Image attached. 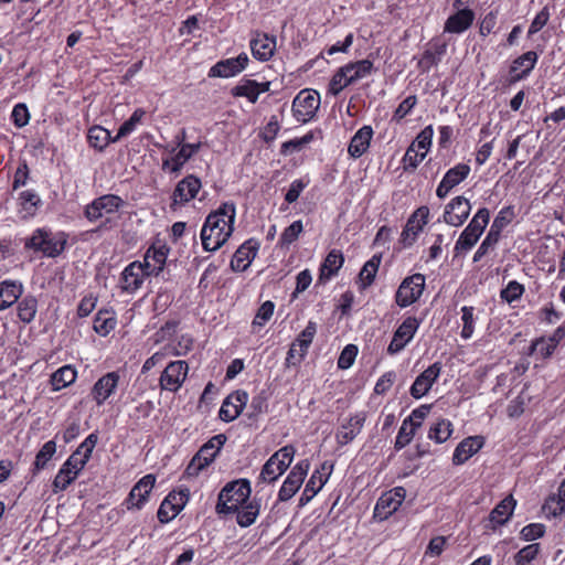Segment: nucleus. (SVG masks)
I'll use <instances>...</instances> for the list:
<instances>
[{
  "label": "nucleus",
  "instance_id": "nucleus-8",
  "mask_svg": "<svg viewBox=\"0 0 565 565\" xmlns=\"http://www.w3.org/2000/svg\"><path fill=\"white\" fill-rule=\"evenodd\" d=\"M177 326V322L168 321L152 337L156 344L166 343L172 356L185 355L193 344L192 338L185 334L174 339Z\"/></svg>",
  "mask_w": 565,
  "mask_h": 565
},
{
  "label": "nucleus",
  "instance_id": "nucleus-45",
  "mask_svg": "<svg viewBox=\"0 0 565 565\" xmlns=\"http://www.w3.org/2000/svg\"><path fill=\"white\" fill-rule=\"evenodd\" d=\"M454 431V426L449 419L440 418L434 423L428 431V438L437 444L447 441Z\"/></svg>",
  "mask_w": 565,
  "mask_h": 565
},
{
  "label": "nucleus",
  "instance_id": "nucleus-2",
  "mask_svg": "<svg viewBox=\"0 0 565 565\" xmlns=\"http://www.w3.org/2000/svg\"><path fill=\"white\" fill-rule=\"evenodd\" d=\"M235 218L236 206L230 201L206 216L200 233L204 250L215 252L228 241L234 232Z\"/></svg>",
  "mask_w": 565,
  "mask_h": 565
},
{
  "label": "nucleus",
  "instance_id": "nucleus-41",
  "mask_svg": "<svg viewBox=\"0 0 565 565\" xmlns=\"http://www.w3.org/2000/svg\"><path fill=\"white\" fill-rule=\"evenodd\" d=\"M77 379V371L74 366L66 364L57 369L50 379L53 392H58L72 385Z\"/></svg>",
  "mask_w": 565,
  "mask_h": 565
},
{
  "label": "nucleus",
  "instance_id": "nucleus-17",
  "mask_svg": "<svg viewBox=\"0 0 565 565\" xmlns=\"http://www.w3.org/2000/svg\"><path fill=\"white\" fill-rule=\"evenodd\" d=\"M98 443V434L96 431L89 434L76 448V450L63 463L67 469L75 475L85 468L86 463L92 457L93 450Z\"/></svg>",
  "mask_w": 565,
  "mask_h": 565
},
{
  "label": "nucleus",
  "instance_id": "nucleus-18",
  "mask_svg": "<svg viewBox=\"0 0 565 565\" xmlns=\"http://www.w3.org/2000/svg\"><path fill=\"white\" fill-rule=\"evenodd\" d=\"M170 248L164 241L156 239L146 250L143 256V267L148 275L158 276L162 273Z\"/></svg>",
  "mask_w": 565,
  "mask_h": 565
},
{
  "label": "nucleus",
  "instance_id": "nucleus-54",
  "mask_svg": "<svg viewBox=\"0 0 565 565\" xmlns=\"http://www.w3.org/2000/svg\"><path fill=\"white\" fill-rule=\"evenodd\" d=\"M417 428L415 425H411L407 422L403 420L402 426L396 436L395 440V449L401 450L406 447L414 438Z\"/></svg>",
  "mask_w": 565,
  "mask_h": 565
},
{
  "label": "nucleus",
  "instance_id": "nucleus-22",
  "mask_svg": "<svg viewBox=\"0 0 565 565\" xmlns=\"http://www.w3.org/2000/svg\"><path fill=\"white\" fill-rule=\"evenodd\" d=\"M148 276V271L145 269L141 262H132L121 271L119 288L122 292L135 294L142 287L143 281Z\"/></svg>",
  "mask_w": 565,
  "mask_h": 565
},
{
  "label": "nucleus",
  "instance_id": "nucleus-3",
  "mask_svg": "<svg viewBox=\"0 0 565 565\" xmlns=\"http://www.w3.org/2000/svg\"><path fill=\"white\" fill-rule=\"evenodd\" d=\"M373 71V62L366 58L347 63L333 74L328 86V93L337 96L345 87L369 77Z\"/></svg>",
  "mask_w": 565,
  "mask_h": 565
},
{
  "label": "nucleus",
  "instance_id": "nucleus-16",
  "mask_svg": "<svg viewBox=\"0 0 565 565\" xmlns=\"http://www.w3.org/2000/svg\"><path fill=\"white\" fill-rule=\"evenodd\" d=\"M309 469L310 462L308 459L299 460L291 468L290 472L288 473L279 489L278 499L280 501H288L297 493L306 476L308 475Z\"/></svg>",
  "mask_w": 565,
  "mask_h": 565
},
{
  "label": "nucleus",
  "instance_id": "nucleus-37",
  "mask_svg": "<svg viewBox=\"0 0 565 565\" xmlns=\"http://www.w3.org/2000/svg\"><path fill=\"white\" fill-rule=\"evenodd\" d=\"M484 445L481 436H470L458 444L452 454V463L460 466L476 455Z\"/></svg>",
  "mask_w": 565,
  "mask_h": 565
},
{
  "label": "nucleus",
  "instance_id": "nucleus-30",
  "mask_svg": "<svg viewBox=\"0 0 565 565\" xmlns=\"http://www.w3.org/2000/svg\"><path fill=\"white\" fill-rule=\"evenodd\" d=\"M276 36L264 32H255L249 41V47L254 58L260 62L269 61L276 52Z\"/></svg>",
  "mask_w": 565,
  "mask_h": 565
},
{
  "label": "nucleus",
  "instance_id": "nucleus-39",
  "mask_svg": "<svg viewBox=\"0 0 565 565\" xmlns=\"http://www.w3.org/2000/svg\"><path fill=\"white\" fill-rule=\"evenodd\" d=\"M539 60V55L534 51H527L522 55L518 56L511 65L510 74L513 82L521 81L529 76L532 70L535 67Z\"/></svg>",
  "mask_w": 565,
  "mask_h": 565
},
{
  "label": "nucleus",
  "instance_id": "nucleus-13",
  "mask_svg": "<svg viewBox=\"0 0 565 565\" xmlns=\"http://www.w3.org/2000/svg\"><path fill=\"white\" fill-rule=\"evenodd\" d=\"M189 365L185 361H171L162 371L159 385L162 391L175 393L188 377Z\"/></svg>",
  "mask_w": 565,
  "mask_h": 565
},
{
  "label": "nucleus",
  "instance_id": "nucleus-5",
  "mask_svg": "<svg viewBox=\"0 0 565 565\" xmlns=\"http://www.w3.org/2000/svg\"><path fill=\"white\" fill-rule=\"evenodd\" d=\"M125 206V201L116 194H104L85 206L84 215L90 223L102 221L107 224Z\"/></svg>",
  "mask_w": 565,
  "mask_h": 565
},
{
  "label": "nucleus",
  "instance_id": "nucleus-52",
  "mask_svg": "<svg viewBox=\"0 0 565 565\" xmlns=\"http://www.w3.org/2000/svg\"><path fill=\"white\" fill-rule=\"evenodd\" d=\"M38 303L35 298L26 297L19 302L18 317L22 322H31L36 313Z\"/></svg>",
  "mask_w": 565,
  "mask_h": 565
},
{
  "label": "nucleus",
  "instance_id": "nucleus-40",
  "mask_svg": "<svg viewBox=\"0 0 565 565\" xmlns=\"http://www.w3.org/2000/svg\"><path fill=\"white\" fill-rule=\"evenodd\" d=\"M344 264V256L339 249H331L326 256L319 268V281L327 282L331 280Z\"/></svg>",
  "mask_w": 565,
  "mask_h": 565
},
{
  "label": "nucleus",
  "instance_id": "nucleus-25",
  "mask_svg": "<svg viewBox=\"0 0 565 565\" xmlns=\"http://www.w3.org/2000/svg\"><path fill=\"white\" fill-rule=\"evenodd\" d=\"M441 363L435 362L424 370L413 382L409 394L415 399H419L428 394L434 383L438 380L441 373Z\"/></svg>",
  "mask_w": 565,
  "mask_h": 565
},
{
  "label": "nucleus",
  "instance_id": "nucleus-64",
  "mask_svg": "<svg viewBox=\"0 0 565 565\" xmlns=\"http://www.w3.org/2000/svg\"><path fill=\"white\" fill-rule=\"evenodd\" d=\"M358 355V347L354 344H348L344 347L338 359V367L347 370L351 367Z\"/></svg>",
  "mask_w": 565,
  "mask_h": 565
},
{
  "label": "nucleus",
  "instance_id": "nucleus-19",
  "mask_svg": "<svg viewBox=\"0 0 565 565\" xmlns=\"http://www.w3.org/2000/svg\"><path fill=\"white\" fill-rule=\"evenodd\" d=\"M462 0H455L456 12L450 14L444 25V32L461 34L466 32L475 21V12L469 8H462Z\"/></svg>",
  "mask_w": 565,
  "mask_h": 565
},
{
  "label": "nucleus",
  "instance_id": "nucleus-43",
  "mask_svg": "<svg viewBox=\"0 0 565 565\" xmlns=\"http://www.w3.org/2000/svg\"><path fill=\"white\" fill-rule=\"evenodd\" d=\"M382 257L381 255H373L361 268L359 274V285L361 289H365L370 287L377 274L379 267L381 265Z\"/></svg>",
  "mask_w": 565,
  "mask_h": 565
},
{
  "label": "nucleus",
  "instance_id": "nucleus-14",
  "mask_svg": "<svg viewBox=\"0 0 565 565\" xmlns=\"http://www.w3.org/2000/svg\"><path fill=\"white\" fill-rule=\"evenodd\" d=\"M405 495L406 491L403 487H395L384 492L376 501L373 518L377 521L387 520L402 505Z\"/></svg>",
  "mask_w": 565,
  "mask_h": 565
},
{
  "label": "nucleus",
  "instance_id": "nucleus-49",
  "mask_svg": "<svg viewBox=\"0 0 565 565\" xmlns=\"http://www.w3.org/2000/svg\"><path fill=\"white\" fill-rule=\"evenodd\" d=\"M146 115V111L141 108H137L132 115L129 117L128 120H126L118 129L117 135L114 137L113 141L117 142L122 137H126L130 135L137 126L142 120L143 116Z\"/></svg>",
  "mask_w": 565,
  "mask_h": 565
},
{
  "label": "nucleus",
  "instance_id": "nucleus-47",
  "mask_svg": "<svg viewBox=\"0 0 565 565\" xmlns=\"http://www.w3.org/2000/svg\"><path fill=\"white\" fill-rule=\"evenodd\" d=\"M23 286L18 280H2V309L13 305L22 295Z\"/></svg>",
  "mask_w": 565,
  "mask_h": 565
},
{
  "label": "nucleus",
  "instance_id": "nucleus-38",
  "mask_svg": "<svg viewBox=\"0 0 565 565\" xmlns=\"http://www.w3.org/2000/svg\"><path fill=\"white\" fill-rule=\"evenodd\" d=\"M373 128L369 125L362 126L351 138L348 153L353 159L362 157L370 148L373 138Z\"/></svg>",
  "mask_w": 565,
  "mask_h": 565
},
{
  "label": "nucleus",
  "instance_id": "nucleus-55",
  "mask_svg": "<svg viewBox=\"0 0 565 565\" xmlns=\"http://www.w3.org/2000/svg\"><path fill=\"white\" fill-rule=\"evenodd\" d=\"M312 140H313V134L312 132H308V134H306L305 136H302L300 138H295V139L285 141L281 145L280 151L285 156L289 154V153H292V152H296V151H300L307 145H309Z\"/></svg>",
  "mask_w": 565,
  "mask_h": 565
},
{
  "label": "nucleus",
  "instance_id": "nucleus-48",
  "mask_svg": "<svg viewBox=\"0 0 565 565\" xmlns=\"http://www.w3.org/2000/svg\"><path fill=\"white\" fill-rule=\"evenodd\" d=\"M317 333V323L313 321H309L306 328L301 331V333L295 340L296 345H299V356H305L307 351L312 343V340Z\"/></svg>",
  "mask_w": 565,
  "mask_h": 565
},
{
  "label": "nucleus",
  "instance_id": "nucleus-53",
  "mask_svg": "<svg viewBox=\"0 0 565 565\" xmlns=\"http://www.w3.org/2000/svg\"><path fill=\"white\" fill-rule=\"evenodd\" d=\"M303 231V225L300 220L292 222L288 227L284 230L279 237V244L281 247H288L296 242L299 235Z\"/></svg>",
  "mask_w": 565,
  "mask_h": 565
},
{
  "label": "nucleus",
  "instance_id": "nucleus-20",
  "mask_svg": "<svg viewBox=\"0 0 565 565\" xmlns=\"http://www.w3.org/2000/svg\"><path fill=\"white\" fill-rule=\"evenodd\" d=\"M365 420L366 415L364 412L355 413L341 420L335 431L337 444L343 447L352 443L363 429Z\"/></svg>",
  "mask_w": 565,
  "mask_h": 565
},
{
  "label": "nucleus",
  "instance_id": "nucleus-29",
  "mask_svg": "<svg viewBox=\"0 0 565 565\" xmlns=\"http://www.w3.org/2000/svg\"><path fill=\"white\" fill-rule=\"evenodd\" d=\"M470 171V166L467 163H457L455 167L450 168L439 182L436 189V195L439 199H445L455 186L468 178Z\"/></svg>",
  "mask_w": 565,
  "mask_h": 565
},
{
  "label": "nucleus",
  "instance_id": "nucleus-27",
  "mask_svg": "<svg viewBox=\"0 0 565 565\" xmlns=\"http://www.w3.org/2000/svg\"><path fill=\"white\" fill-rule=\"evenodd\" d=\"M156 484L154 475L143 476L130 490L126 499V507L128 510L141 509L149 500V494Z\"/></svg>",
  "mask_w": 565,
  "mask_h": 565
},
{
  "label": "nucleus",
  "instance_id": "nucleus-56",
  "mask_svg": "<svg viewBox=\"0 0 565 565\" xmlns=\"http://www.w3.org/2000/svg\"><path fill=\"white\" fill-rule=\"evenodd\" d=\"M76 478L77 475L62 465L53 480L54 492L64 491Z\"/></svg>",
  "mask_w": 565,
  "mask_h": 565
},
{
  "label": "nucleus",
  "instance_id": "nucleus-26",
  "mask_svg": "<svg viewBox=\"0 0 565 565\" xmlns=\"http://www.w3.org/2000/svg\"><path fill=\"white\" fill-rule=\"evenodd\" d=\"M333 462L324 461L312 472L300 498L302 504L311 500L323 488L333 471Z\"/></svg>",
  "mask_w": 565,
  "mask_h": 565
},
{
  "label": "nucleus",
  "instance_id": "nucleus-9",
  "mask_svg": "<svg viewBox=\"0 0 565 565\" xmlns=\"http://www.w3.org/2000/svg\"><path fill=\"white\" fill-rule=\"evenodd\" d=\"M434 129L431 126L425 127L407 148L403 157L404 170H415L426 158L433 142Z\"/></svg>",
  "mask_w": 565,
  "mask_h": 565
},
{
  "label": "nucleus",
  "instance_id": "nucleus-7",
  "mask_svg": "<svg viewBox=\"0 0 565 565\" xmlns=\"http://www.w3.org/2000/svg\"><path fill=\"white\" fill-rule=\"evenodd\" d=\"M296 449L291 445H287L274 452L264 463L258 481L273 483L277 481L291 465Z\"/></svg>",
  "mask_w": 565,
  "mask_h": 565
},
{
  "label": "nucleus",
  "instance_id": "nucleus-59",
  "mask_svg": "<svg viewBox=\"0 0 565 565\" xmlns=\"http://www.w3.org/2000/svg\"><path fill=\"white\" fill-rule=\"evenodd\" d=\"M56 452V444L54 440L46 441L35 457V467L36 469H43L46 463L52 459L54 454Z\"/></svg>",
  "mask_w": 565,
  "mask_h": 565
},
{
  "label": "nucleus",
  "instance_id": "nucleus-11",
  "mask_svg": "<svg viewBox=\"0 0 565 565\" xmlns=\"http://www.w3.org/2000/svg\"><path fill=\"white\" fill-rule=\"evenodd\" d=\"M200 143H183L179 149L172 145L163 147L168 157L162 159V169L171 173H178L183 166L199 151Z\"/></svg>",
  "mask_w": 565,
  "mask_h": 565
},
{
  "label": "nucleus",
  "instance_id": "nucleus-63",
  "mask_svg": "<svg viewBox=\"0 0 565 565\" xmlns=\"http://www.w3.org/2000/svg\"><path fill=\"white\" fill-rule=\"evenodd\" d=\"M555 349L556 345L554 344V340H550L548 338H541L532 344V352L542 359H546L552 355Z\"/></svg>",
  "mask_w": 565,
  "mask_h": 565
},
{
  "label": "nucleus",
  "instance_id": "nucleus-51",
  "mask_svg": "<svg viewBox=\"0 0 565 565\" xmlns=\"http://www.w3.org/2000/svg\"><path fill=\"white\" fill-rule=\"evenodd\" d=\"M226 441V436L223 434H218L213 436L206 444H204L201 449L198 451L201 456L207 458V460L213 461L221 448Z\"/></svg>",
  "mask_w": 565,
  "mask_h": 565
},
{
  "label": "nucleus",
  "instance_id": "nucleus-42",
  "mask_svg": "<svg viewBox=\"0 0 565 565\" xmlns=\"http://www.w3.org/2000/svg\"><path fill=\"white\" fill-rule=\"evenodd\" d=\"M42 201L40 196L34 191H23L19 196V214L22 218L33 217L39 207L41 206Z\"/></svg>",
  "mask_w": 565,
  "mask_h": 565
},
{
  "label": "nucleus",
  "instance_id": "nucleus-46",
  "mask_svg": "<svg viewBox=\"0 0 565 565\" xmlns=\"http://www.w3.org/2000/svg\"><path fill=\"white\" fill-rule=\"evenodd\" d=\"M87 138L89 145L99 151L104 150L110 142H114L110 131L102 126L89 128Z\"/></svg>",
  "mask_w": 565,
  "mask_h": 565
},
{
  "label": "nucleus",
  "instance_id": "nucleus-23",
  "mask_svg": "<svg viewBox=\"0 0 565 565\" xmlns=\"http://www.w3.org/2000/svg\"><path fill=\"white\" fill-rule=\"evenodd\" d=\"M249 57L247 53L242 52L236 57L221 60L209 71L210 77L230 78L238 75L248 66Z\"/></svg>",
  "mask_w": 565,
  "mask_h": 565
},
{
  "label": "nucleus",
  "instance_id": "nucleus-50",
  "mask_svg": "<svg viewBox=\"0 0 565 565\" xmlns=\"http://www.w3.org/2000/svg\"><path fill=\"white\" fill-rule=\"evenodd\" d=\"M475 308L471 306H463L461 308V322L462 329L460 337L465 340L472 338L476 327Z\"/></svg>",
  "mask_w": 565,
  "mask_h": 565
},
{
  "label": "nucleus",
  "instance_id": "nucleus-60",
  "mask_svg": "<svg viewBox=\"0 0 565 565\" xmlns=\"http://www.w3.org/2000/svg\"><path fill=\"white\" fill-rule=\"evenodd\" d=\"M529 401V396L522 391L518 396L510 401L507 413L511 418H516L521 416L524 412L526 402Z\"/></svg>",
  "mask_w": 565,
  "mask_h": 565
},
{
  "label": "nucleus",
  "instance_id": "nucleus-57",
  "mask_svg": "<svg viewBox=\"0 0 565 565\" xmlns=\"http://www.w3.org/2000/svg\"><path fill=\"white\" fill-rule=\"evenodd\" d=\"M540 552V544L532 543L521 548L514 556L515 565H527L536 558Z\"/></svg>",
  "mask_w": 565,
  "mask_h": 565
},
{
  "label": "nucleus",
  "instance_id": "nucleus-21",
  "mask_svg": "<svg viewBox=\"0 0 565 565\" xmlns=\"http://www.w3.org/2000/svg\"><path fill=\"white\" fill-rule=\"evenodd\" d=\"M471 203L463 195L451 199L445 206L443 221L451 226L459 227L468 218L471 212Z\"/></svg>",
  "mask_w": 565,
  "mask_h": 565
},
{
  "label": "nucleus",
  "instance_id": "nucleus-31",
  "mask_svg": "<svg viewBox=\"0 0 565 565\" xmlns=\"http://www.w3.org/2000/svg\"><path fill=\"white\" fill-rule=\"evenodd\" d=\"M248 402V394L245 391H235L231 393L222 403L218 417L223 422L230 423L236 419L243 412Z\"/></svg>",
  "mask_w": 565,
  "mask_h": 565
},
{
  "label": "nucleus",
  "instance_id": "nucleus-36",
  "mask_svg": "<svg viewBox=\"0 0 565 565\" xmlns=\"http://www.w3.org/2000/svg\"><path fill=\"white\" fill-rule=\"evenodd\" d=\"M270 89V82H257L244 78L232 89L235 97H245L250 103H256L260 94Z\"/></svg>",
  "mask_w": 565,
  "mask_h": 565
},
{
  "label": "nucleus",
  "instance_id": "nucleus-4",
  "mask_svg": "<svg viewBox=\"0 0 565 565\" xmlns=\"http://www.w3.org/2000/svg\"><path fill=\"white\" fill-rule=\"evenodd\" d=\"M67 242L64 232L52 233L51 230L36 228L25 241V247L34 252H41L46 257H56L62 254Z\"/></svg>",
  "mask_w": 565,
  "mask_h": 565
},
{
  "label": "nucleus",
  "instance_id": "nucleus-15",
  "mask_svg": "<svg viewBox=\"0 0 565 565\" xmlns=\"http://www.w3.org/2000/svg\"><path fill=\"white\" fill-rule=\"evenodd\" d=\"M190 499V490L181 488L170 492L161 502L158 510V519L161 523H168L173 520L185 507Z\"/></svg>",
  "mask_w": 565,
  "mask_h": 565
},
{
  "label": "nucleus",
  "instance_id": "nucleus-12",
  "mask_svg": "<svg viewBox=\"0 0 565 565\" xmlns=\"http://www.w3.org/2000/svg\"><path fill=\"white\" fill-rule=\"evenodd\" d=\"M425 281V276L422 274H414L406 277L401 282L395 294V301L397 306L401 308H406L416 302L423 295Z\"/></svg>",
  "mask_w": 565,
  "mask_h": 565
},
{
  "label": "nucleus",
  "instance_id": "nucleus-58",
  "mask_svg": "<svg viewBox=\"0 0 565 565\" xmlns=\"http://www.w3.org/2000/svg\"><path fill=\"white\" fill-rule=\"evenodd\" d=\"M275 310V303L270 300H267L262 303V306L258 308L254 320H253V327H264L273 317Z\"/></svg>",
  "mask_w": 565,
  "mask_h": 565
},
{
  "label": "nucleus",
  "instance_id": "nucleus-44",
  "mask_svg": "<svg viewBox=\"0 0 565 565\" xmlns=\"http://www.w3.org/2000/svg\"><path fill=\"white\" fill-rule=\"evenodd\" d=\"M117 320L114 311L99 310L94 319V330L102 337L109 334L116 327Z\"/></svg>",
  "mask_w": 565,
  "mask_h": 565
},
{
  "label": "nucleus",
  "instance_id": "nucleus-35",
  "mask_svg": "<svg viewBox=\"0 0 565 565\" xmlns=\"http://www.w3.org/2000/svg\"><path fill=\"white\" fill-rule=\"evenodd\" d=\"M515 504L516 502L512 495L501 500L490 512L486 527L495 531L499 526L505 524L512 516Z\"/></svg>",
  "mask_w": 565,
  "mask_h": 565
},
{
  "label": "nucleus",
  "instance_id": "nucleus-62",
  "mask_svg": "<svg viewBox=\"0 0 565 565\" xmlns=\"http://www.w3.org/2000/svg\"><path fill=\"white\" fill-rule=\"evenodd\" d=\"M524 292L523 285L519 284L515 280L509 281L505 288L501 290V298L511 303L522 297Z\"/></svg>",
  "mask_w": 565,
  "mask_h": 565
},
{
  "label": "nucleus",
  "instance_id": "nucleus-6",
  "mask_svg": "<svg viewBox=\"0 0 565 565\" xmlns=\"http://www.w3.org/2000/svg\"><path fill=\"white\" fill-rule=\"evenodd\" d=\"M490 220V212L487 207L479 209L466 228L459 235L454 250L456 255L466 254L479 241Z\"/></svg>",
  "mask_w": 565,
  "mask_h": 565
},
{
  "label": "nucleus",
  "instance_id": "nucleus-33",
  "mask_svg": "<svg viewBox=\"0 0 565 565\" xmlns=\"http://www.w3.org/2000/svg\"><path fill=\"white\" fill-rule=\"evenodd\" d=\"M202 186L201 180L193 175L189 174L185 178H183L181 181L178 182L173 194L172 200L174 204L183 205L191 200H193L200 189Z\"/></svg>",
  "mask_w": 565,
  "mask_h": 565
},
{
  "label": "nucleus",
  "instance_id": "nucleus-28",
  "mask_svg": "<svg viewBox=\"0 0 565 565\" xmlns=\"http://www.w3.org/2000/svg\"><path fill=\"white\" fill-rule=\"evenodd\" d=\"M429 217V209L427 206L418 207L408 218L402 235L401 241L404 246H411L427 224Z\"/></svg>",
  "mask_w": 565,
  "mask_h": 565
},
{
  "label": "nucleus",
  "instance_id": "nucleus-10",
  "mask_svg": "<svg viewBox=\"0 0 565 565\" xmlns=\"http://www.w3.org/2000/svg\"><path fill=\"white\" fill-rule=\"evenodd\" d=\"M320 107V95L313 89L300 90L292 100V115L298 122L307 124Z\"/></svg>",
  "mask_w": 565,
  "mask_h": 565
},
{
  "label": "nucleus",
  "instance_id": "nucleus-32",
  "mask_svg": "<svg viewBox=\"0 0 565 565\" xmlns=\"http://www.w3.org/2000/svg\"><path fill=\"white\" fill-rule=\"evenodd\" d=\"M120 376L117 372H108L94 384L90 395L97 406H102L117 391Z\"/></svg>",
  "mask_w": 565,
  "mask_h": 565
},
{
  "label": "nucleus",
  "instance_id": "nucleus-24",
  "mask_svg": "<svg viewBox=\"0 0 565 565\" xmlns=\"http://www.w3.org/2000/svg\"><path fill=\"white\" fill-rule=\"evenodd\" d=\"M419 320L416 317H407L394 332L393 339L388 344L387 352L396 354L401 352L414 338L419 328Z\"/></svg>",
  "mask_w": 565,
  "mask_h": 565
},
{
  "label": "nucleus",
  "instance_id": "nucleus-1",
  "mask_svg": "<svg viewBox=\"0 0 565 565\" xmlns=\"http://www.w3.org/2000/svg\"><path fill=\"white\" fill-rule=\"evenodd\" d=\"M252 488L248 479L242 478L227 482L218 493L215 511L217 514L236 513L241 527L255 523L260 512V500L250 499Z\"/></svg>",
  "mask_w": 565,
  "mask_h": 565
},
{
  "label": "nucleus",
  "instance_id": "nucleus-61",
  "mask_svg": "<svg viewBox=\"0 0 565 565\" xmlns=\"http://www.w3.org/2000/svg\"><path fill=\"white\" fill-rule=\"evenodd\" d=\"M512 214L511 207L502 209L493 220L489 231L500 236L502 230L511 222Z\"/></svg>",
  "mask_w": 565,
  "mask_h": 565
},
{
  "label": "nucleus",
  "instance_id": "nucleus-34",
  "mask_svg": "<svg viewBox=\"0 0 565 565\" xmlns=\"http://www.w3.org/2000/svg\"><path fill=\"white\" fill-rule=\"evenodd\" d=\"M259 244L255 239L244 242L235 252L231 260V267L234 271L246 270L257 255Z\"/></svg>",
  "mask_w": 565,
  "mask_h": 565
}]
</instances>
